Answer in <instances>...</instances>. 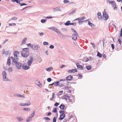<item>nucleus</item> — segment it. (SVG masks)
I'll return each mask as SVG.
<instances>
[{"mask_svg":"<svg viewBox=\"0 0 122 122\" xmlns=\"http://www.w3.org/2000/svg\"><path fill=\"white\" fill-rule=\"evenodd\" d=\"M107 2L110 4H112L113 3H114V1H111L110 0H107Z\"/></svg>","mask_w":122,"mask_h":122,"instance_id":"obj_28","label":"nucleus"},{"mask_svg":"<svg viewBox=\"0 0 122 122\" xmlns=\"http://www.w3.org/2000/svg\"><path fill=\"white\" fill-rule=\"evenodd\" d=\"M89 20H90L89 19H87L85 20L84 21H88V25L89 26H90L91 27H93L94 25V24L92 23Z\"/></svg>","mask_w":122,"mask_h":122,"instance_id":"obj_10","label":"nucleus"},{"mask_svg":"<svg viewBox=\"0 0 122 122\" xmlns=\"http://www.w3.org/2000/svg\"><path fill=\"white\" fill-rule=\"evenodd\" d=\"M46 21V20L44 19H42L41 20V21L42 23H44Z\"/></svg>","mask_w":122,"mask_h":122,"instance_id":"obj_55","label":"nucleus"},{"mask_svg":"<svg viewBox=\"0 0 122 122\" xmlns=\"http://www.w3.org/2000/svg\"><path fill=\"white\" fill-rule=\"evenodd\" d=\"M16 118L19 122H21L24 120V119L20 117H17Z\"/></svg>","mask_w":122,"mask_h":122,"instance_id":"obj_17","label":"nucleus"},{"mask_svg":"<svg viewBox=\"0 0 122 122\" xmlns=\"http://www.w3.org/2000/svg\"><path fill=\"white\" fill-rule=\"evenodd\" d=\"M23 110H24L27 111H29L30 110V108H23Z\"/></svg>","mask_w":122,"mask_h":122,"instance_id":"obj_35","label":"nucleus"},{"mask_svg":"<svg viewBox=\"0 0 122 122\" xmlns=\"http://www.w3.org/2000/svg\"><path fill=\"white\" fill-rule=\"evenodd\" d=\"M8 70L9 72H11L13 71L12 68L11 67H9L8 69Z\"/></svg>","mask_w":122,"mask_h":122,"instance_id":"obj_43","label":"nucleus"},{"mask_svg":"<svg viewBox=\"0 0 122 122\" xmlns=\"http://www.w3.org/2000/svg\"><path fill=\"white\" fill-rule=\"evenodd\" d=\"M26 106H28L31 104V103L30 101L28 100L27 101V103H25Z\"/></svg>","mask_w":122,"mask_h":122,"instance_id":"obj_31","label":"nucleus"},{"mask_svg":"<svg viewBox=\"0 0 122 122\" xmlns=\"http://www.w3.org/2000/svg\"><path fill=\"white\" fill-rule=\"evenodd\" d=\"M15 65L18 69H19L21 68L22 67V64L21 63L17 62Z\"/></svg>","mask_w":122,"mask_h":122,"instance_id":"obj_8","label":"nucleus"},{"mask_svg":"<svg viewBox=\"0 0 122 122\" xmlns=\"http://www.w3.org/2000/svg\"><path fill=\"white\" fill-rule=\"evenodd\" d=\"M65 115L64 114H62L61 115L60 117L59 118V119L60 120H62L65 117Z\"/></svg>","mask_w":122,"mask_h":122,"instance_id":"obj_13","label":"nucleus"},{"mask_svg":"<svg viewBox=\"0 0 122 122\" xmlns=\"http://www.w3.org/2000/svg\"><path fill=\"white\" fill-rule=\"evenodd\" d=\"M57 11H61L60 8L59 7H56L54 8L53 9V12H54Z\"/></svg>","mask_w":122,"mask_h":122,"instance_id":"obj_7","label":"nucleus"},{"mask_svg":"<svg viewBox=\"0 0 122 122\" xmlns=\"http://www.w3.org/2000/svg\"><path fill=\"white\" fill-rule=\"evenodd\" d=\"M63 2L65 4H66L67 3H68L69 4H75V3H74V2H69V1L68 0H64L63 1Z\"/></svg>","mask_w":122,"mask_h":122,"instance_id":"obj_23","label":"nucleus"},{"mask_svg":"<svg viewBox=\"0 0 122 122\" xmlns=\"http://www.w3.org/2000/svg\"><path fill=\"white\" fill-rule=\"evenodd\" d=\"M27 38H24L22 40L21 45H23L25 44Z\"/></svg>","mask_w":122,"mask_h":122,"instance_id":"obj_21","label":"nucleus"},{"mask_svg":"<svg viewBox=\"0 0 122 122\" xmlns=\"http://www.w3.org/2000/svg\"><path fill=\"white\" fill-rule=\"evenodd\" d=\"M65 106L63 104H62L61 105L59 106V107L62 110H63L65 108Z\"/></svg>","mask_w":122,"mask_h":122,"instance_id":"obj_22","label":"nucleus"},{"mask_svg":"<svg viewBox=\"0 0 122 122\" xmlns=\"http://www.w3.org/2000/svg\"><path fill=\"white\" fill-rule=\"evenodd\" d=\"M10 54V51H6L5 53V55L6 56H8Z\"/></svg>","mask_w":122,"mask_h":122,"instance_id":"obj_37","label":"nucleus"},{"mask_svg":"<svg viewBox=\"0 0 122 122\" xmlns=\"http://www.w3.org/2000/svg\"><path fill=\"white\" fill-rule=\"evenodd\" d=\"M77 67L78 68H79L80 70H82L83 69V67L82 65H80L79 63L77 62L76 63Z\"/></svg>","mask_w":122,"mask_h":122,"instance_id":"obj_9","label":"nucleus"},{"mask_svg":"<svg viewBox=\"0 0 122 122\" xmlns=\"http://www.w3.org/2000/svg\"><path fill=\"white\" fill-rule=\"evenodd\" d=\"M55 93H53L52 94V97L50 98V100L51 101H52L53 100V99L54 98L55 96Z\"/></svg>","mask_w":122,"mask_h":122,"instance_id":"obj_41","label":"nucleus"},{"mask_svg":"<svg viewBox=\"0 0 122 122\" xmlns=\"http://www.w3.org/2000/svg\"><path fill=\"white\" fill-rule=\"evenodd\" d=\"M63 92V91H60L59 92L58 94V96H59L60 95H61L62 94Z\"/></svg>","mask_w":122,"mask_h":122,"instance_id":"obj_39","label":"nucleus"},{"mask_svg":"<svg viewBox=\"0 0 122 122\" xmlns=\"http://www.w3.org/2000/svg\"><path fill=\"white\" fill-rule=\"evenodd\" d=\"M59 113L61 114L62 113V114H64V113H65V112L64 111H59Z\"/></svg>","mask_w":122,"mask_h":122,"instance_id":"obj_57","label":"nucleus"},{"mask_svg":"<svg viewBox=\"0 0 122 122\" xmlns=\"http://www.w3.org/2000/svg\"><path fill=\"white\" fill-rule=\"evenodd\" d=\"M97 56H98L100 57H102L101 54L99 52H97Z\"/></svg>","mask_w":122,"mask_h":122,"instance_id":"obj_44","label":"nucleus"},{"mask_svg":"<svg viewBox=\"0 0 122 122\" xmlns=\"http://www.w3.org/2000/svg\"><path fill=\"white\" fill-rule=\"evenodd\" d=\"M122 28L120 30V36H122Z\"/></svg>","mask_w":122,"mask_h":122,"instance_id":"obj_64","label":"nucleus"},{"mask_svg":"<svg viewBox=\"0 0 122 122\" xmlns=\"http://www.w3.org/2000/svg\"><path fill=\"white\" fill-rule=\"evenodd\" d=\"M22 68L25 70H27L29 69L30 68V67L28 66L23 65L22 66Z\"/></svg>","mask_w":122,"mask_h":122,"instance_id":"obj_16","label":"nucleus"},{"mask_svg":"<svg viewBox=\"0 0 122 122\" xmlns=\"http://www.w3.org/2000/svg\"><path fill=\"white\" fill-rule=\"evenodd\" d=\"M7 64L8 66H10L11 64L10 59V57H9L7 59Z\"/></svg>","mask_w":122,"mask_h":122,"instance_id":"obj_18","label":"nucleus"},{"mask_svg":"<svg viewBox=\"0 0 122 122\" xmlns=\"http://www.w3.org/2000/svg\"><path fill=\"white\" fill-rule=\"evenodd\" d=\"M73 78L72 76L71 75H69L66 78V80L67 81H71Z\"/></svg>","mask_w":122,"mask_h":122,"instance_id":"obj_12","label":"nucleus"},{"mask_svg":"<svg viewBox=\"0 0 122 122\" xmlns=\"http://www.w3.org/2000/svg\"><path fill=\"white\" fill-rule=\"evenodd\" d=\"M55 83L54 84V85L55 86H57L59 85L60 82L59 81H56V82H54Z\"/></svg>","mask_w":122,"mask_h":122,"instance_id":"obj_36","label":"nucleus"},{"mask_svg":"<svg viewBox=\"0 0 122 122\" xmlns=\"http://www.w3.org/2000/svg\"><path fill=\"white\" fill-rule=\"evenodd\" d=\"M19 105L21 106H26L25 103H19Z\"/></svg>","mask_w":122,"mask_h":122,"instance_id":"obj_38","label":"nucleus"},{"mask_svg":"<svg viewBox=\"0 0 122 122\" xmlns=\"http://www.w3.org/2000/svg\"><path fill=\"white\" fill-rule=\"evenodd\" d=\"M52 112L54 113H56L57 112V110L56 108H53Z\"/></svg>","mask_w":122,"mask_h":122,"instance_id":"obj_46","label":"nucleus"},{"mask_svg":"<svg viewBox=\"0 0 122 122\" xmlns=\"http://www.w3.org/2000/svg\"><path fill=\"white\" fill-rule=\"evenodd\" d=\"M76 9H74L73 11L71 13H70L69 14V15H73V14H74L75 12L76 11Z\"/></svg>","mask_w":122,"mask_h":122,"instance_id":"obj_29","label":"nucleus"},{"mask_svg":"<svg viewBox=\"0 0 122 122\" xmlns=\"http://www.w3.org/2000/svg\"><path fill=\"white\" fill-rule=\"evenodd\" d=\"M71 21H68L65 23V25L66 26H68L70 25Z\"/></svg>","mask_w":122,"mask_h":122,"instance_id":"obj_30","label":"nucleus"},{"mask_svg":"<svg viewBox=\"0 0 122 122\" xmlns=\"http://www.w3.org/2000/svg\"><path fill=\"white\" fill-rule=\"evenodd\" d=\"M44 35L43 33L42 32L39 33L38 35L40 36H42Z\"/></svg>","mask_w":122,"mask_h":122,"instance_id":"obj_52","label":"nucleus"},{"mask_svg":"<svg viewBox=\"0 0 122 122\" xmlns=\"http://www.w3.org/2000/svg\"><path fill=\"white\" fill-rule=\"evenodd\" d=\"M103 18L105 20H107L109 16L108 14H107L106 12L104 10L103 13Z\"/></svg>","mask_w":122,"mask_h":122,"instance_id":"obj_3","label":"nucleus"},{"mask_svg":"<svg viewBox=\"0 0 122 122\" xmlns=\"http://www.w3.org/2000/svg\"><path fill=\"white\" fill-rule=\"evenodd\" d=\"M19 4L21 6H22L23 5H27V4H26L25 3H20Z\"/></svg>","mask_w":122,"mask_h":122,"instance_id":"obj_51","label":"nucleus"},{"mask_svg":"<svg viewBox=\"0 0 122 122\" xmlns=\"http://www.w3.org/2000/svg\"><path fill=\"white\" fill-rule=\"evenodd\" d=\"M35 83L37 85L40 87H41L42 86L41 84L39 81H36Z\"/></svg>","mask_w":122,"mask_h":122,"instance_id":"obj_25","label":"nucleus"},{"mask_svg":"<svg viewBox=\"0 0 122 122\" xmlns=\"http://www.w3.org/2000/svg\"><path fill=\"white\" fill-rule=\"evenodd\" d=\"M29 50L27 48H23V50L21 52V54L22 56L24 57H27L29 56Z\"/></svg>","mask_w":122,"mask_h":122,"instance_id":"obj_1","label":"nucleus"},{"mask_svg":"<svg viewBox=\"0 0 122 122\" xmlns=\"http://www.w3.org/2000/svg\"><path fill=\"white\" fill-rule=\"evenodd\" d=\"M64 97L65 100L67 101V99H68L69 98H70V97L67 95H65L64 96Z\"/></svg>","mask_w":122,"mask_h":122,"instance_id":"obj_27","label":"nucleus"},{"mask_svg":"<svg viewBox=\"0 0 122 122\" xmlns=\"http://www.w3.org/2000/svg\"><path fill=\"white\" fill-rule=\"evenodd\" d=\"M74 32V33L73 34L74 35H78L76 31L75 30L74 32Z\"/></svg>","mask_w":122,"mask_h":122,"instance_id":"obj_62","label":"nucleus"},{"mask_svg":"<svg viewBox=\"0 0 122 122\" xmlns=\"http://www.w3.org/2000/svg\"><path fill=\"white\" fill-rule=\"evenodd\" d=\"M43 119H46V120H49L50 121L51 120L50 118L47 117H44L43 118Z\"/></svg>","mask_w":122,"mask_h":122,"instance_id":"obj_48","label":"nucleus"},{"mask_svg":"<svg viewBox=\"0 0 122 122\" xmlns=\"http://www.w3.org/2000/svg\"><path fill=\"white\" fill-rule=\"evenodd\" d=\"M111 47L113 50L114 48V45L113 44H112L111 45Z\"/></svg>","mask_w":122,"mask_h":122,"instance_id":"obj_60","label":"nucleus"},{"mask_svg":"<svg viewBox=\"0 0 122 122\" xmlns=\"http://www.w3.org/2000/svg\"><path fill=\"white\" fill-rule=\"evenodd\" d=\"M3 80L4 81H10V79H8L7 77V76H5L3 77Z\"/></svg>","mask_w":122,"mask_h":122,"instance_id":"obj_15","label":"nucleus"},{"mask_svg":"<svg viewBox=\"0 0 122 122\" xmlns=\"http://www.w3.org/2000/svg\"><path fill=\"white\" fill-rule=\"evenodd\" d=\"M14 55L15 56V58L17 60H18V56L19 55V52L17 51H15L14 53Z\"/></svg>","mask_w":122,"mask_h":122,"instance_id":"obj_5","label":"nucleus"},{"mask_svg":"<svg viewBox=\"0 0 122 122\" xmlns=\"http://www.w3.org/2000/svg\"><path fill=\"white\" fill-rule=\"evenodd\" d=\"M32 118L31 117V116H30L28 117L26 119V122H29L32 120Z\"/></svg>","mask_w":122,"mask_h":122,"instance_id":"obj_26","label":"nucleus"},{"mask_svg":"<svg viewBox=\"0 0 122 122\" xmlns=\"http://www.w3.org/2000/svg\"><path fill=\"white\" fill-rule=\"evenodd\" d=\"M59 86H63L64 85V83H59Z\"/></svg>","mask_w":122,"mask_h":122,"instance_id":"obj_59","label":"nucleus"},{"mask_svg":"<svg viewBox=\"0 0 122 122\" xmlns=\"http://www.w3.org/2000/svg\"><path fill=\"white\" fill-rule=\"evenodd\" d=\"M14 96H15L20 97L22 98L25 97V96H22L20 94H14Z\"/></svg>","mask_w":122,"mask_h":122,"instance_id":"obj_24","label":"nucleus"},{"mask_svg":"<svg viewBox=\"0 0 122 122\" xmlns=\"http://www.w3.org/2000/svg\"><path fill=\"white\" fill-rule=\"evenodd\" d=\"M57 33L61 37H62L63 36V35L61 32H60L59 31H58V32Z\"/></svg>","mask_w":122,"mask_h":122,"instance_id":"obj_34","label":"nucleus"},{"mask_svg":"<svg viewBox=\"0 0 122 122\" xmlns=\"http://www.w3.org/2000/svg\"><path fill=\"white\" fill-rule=\"evenodd\" d=\"M78 35H72V39L75 41L77 40V36H78Z\"/></svg>","mask_w":122,"mask_h":122,"instance_id":"obj_14","label":"nucleus"},{"mask_svg":"<svg viewBox=\"0 0 122 122\" xmlns=\"http://www.w3.org/2000/svg\"><path fill=\"white\" fill-rule=\"evenodd\" d=\"M33 61V59L32 57L30 56L29 57V59L27 62L28 65V66H31Z\"/></svg>","mask_w":122,"mask_h":122,"instance_id":"obj_2","label":"nucleus"},{"mask_svg":"<svg viewBox=\"0 0 122 122\" xmlns=\"http://www.w3.org/2000/svg\"><path fill=\"white\" fill-rule=\"evenodd\" d=\"M11 58L12 60L11 62L12 64L14 65H15L17 62L18 60H17L16 59L12 56H11Z\"/></svg>","mask_w":122,"mask_h":122,"instance_id":"obj_4","label":"nucleus"},{"mask_svg":"<svg viewBox=\"0 0 122 122\" xmlns=\"http://www.w3.org/2000/svg\"><path fill=\"white\" fill-rule=\"evenodd\" d=\"M57 117H54L53 119V122H56Z\"/></svg>","mask_w":122,"mask_h":122,"instance_id":"obj_50","label":"nucleus"},{"mask_svg":"<svg viewBox=\"0 0 122 122\" xmlns=\"http://www.w3.org/2000/svg\"><path fill=\"white\" fill-rule=\"evenodd\" d=\"M53 69V68L52 67H50L46 69V70L48 71H51Z\"/></svg>","mask_w":122,"mask_h":122,"instance_id":"obj_32","label":"nucleus"},{"mask_svg":"<svg viewBox=\"0 0 122 122\" xmlns=\"http://www.w3.org/2000/svg\"><path fill=\"white\" fill-rule=\"evenodd\" d=\"M49 29H50L52 30L53 31L56 32L57 33L58 32V31H59L58 30V29H57L56 28L53 27H50L48 28Z\"/></svg>","mask_w":122,"mask_h":122,"instance_id":"obj_11","label":"nucleus"},{"mask_svg":"<svg viewBox=\"0 0 122 122\" xmlns=\"http://www.w3.org/2000/svg\"><path fill=\"white\" fill-rule=\"evenodd\" d=\"M118 41L119 42V43L117 44V46L118 45L119 46H121V40L120 39H119L118 40Z\"/></svg>","mask_w":122,"mask_h":122,"instance_id":"obj_33","label":"nucleus"},{"mask_svg":"<svg viewBox=\"0 0 122 122\" xmlns=\"http://www.w3.org/2000/svg\"><path fill=\"white\" fill-rule=\"evenodd\" d=\"M77 69H72V70H70L68 71V72L70 73H74L76 72H77Z\"/></svg>","mask_w":122,"mask_h":122,"instance_id":"obj_19","label":"nucleus"},{"mask_svg":"<svg viewBox=\"0 0 122 122\" xmlns=\"http://www.w3.org/2000/svg\"><path fill=\"white\" fill-rule=\"evenodd\" d=\"M35 111H34V112H33V113L31 114L30 116H31V118H32L34 117L35 115Z\"/></svg>","mask_w":122,"mask_h":122,"instance_id":"obj_45","label":"nucleus"},{"mask_svg":"<svg viewBox=\"0 0 122 122\" xmlns=\"http://www.w3.org/2000/svg\"><path fill=\"white\" fill-rule=\"evenodd\" d=\"M112 6L113 7V9L115 10H117V8L116 7V4L115 2H114V3L112 4Z\"/></svg>","mask_w":122,"mask_h":122,"instance_id":"obj_20","label":"nucleus"},{"mask_svg":"<svg viewBox=\"0 0 122 122\" xmlns=\"http://www.w3.org/2000/svg\"><path fill=\"white\" fill-rule=\"evenodd\" d=\"M70 25H72L73 26H75L76 25V23L74 22L72 23H70Z\"/></svg>","mask_w":122,"mask_h":122,"instance_id":"obj_58","label":"nucleus"},{"mask_svg":"<svg viewBox=\"0 0 122 122\" xmlns=\"http://www.w3.org/2000/svg\"><path fill=\"white\" fill-rule=\"evenodd\" d=\"M17 17H12L11 20H15L17 19Z\"/></svg>","mask_w":122,"mask_h":122,"instance_id":"obj_49","label":"nucleus"},{"mask_svg":"<svg viewBox=\"0 0 122 122\" xmlns=\"http://www.w3.org/2000/svg\"><path fill=\"white\" fill-rule=\"evenodd\" d=\"M61 30L63 31H67V30L65 28H62L61 29Z\"/></svg>","mask_w":122,"mask_h":122,"instance_id":"obj_56","label":"nucleus"},{"mask_svg":"<svg viewBox=\"0 0 122 122\" xmlns=\"http://www.w3.org/2000/svg\"><path fill=\"white\" fill-rule=\"evenodd\" d=\"M54 46L53 45H51L50 46L49 48H51V49H53L54 48Z\"/></svg>","mask_w":122,"mask_h":122,"instance_id":"obj_53","label":"nucleus"},{"mask_svg":"<svg viewBox=\"0 0 122 122\" xmlns=\"http://www.w3.org/2000/svg\"><path fill=\"white\" fill-rule=\"evenodd\" d=\"M91 67L90 66H88L86 67V69L88 70H90L91 69Z\"/></svg>","mask_w":122,"mask_h":122,"instance_id":"obj_42","label":"nucleus"},{"mask_svg":"<svg viewBox=\"0 0 122 122\" xmlns=\"http://www.w3.org/2000/svg\"><path fill=\"white\" fill-rule=\"evenodd\" d=\"M59 104L58 102L56 103L54 105L56 107H57L58 106V105H59Z\"/></svg>","mask_w":122,"mask_h":122,"instance_id":"obj_61","label":"nucleus"},{"mask_svg":"<svg viewBox=\"0 0 122 122\" xmlns=\"http://www.w3.org/2000/svg\"><path fill=\"white\" fill-rule=\"evenodd\" d=\"M2 75L3 77L5 76H7V74L5 71H4L2 73Z\"/></svg>","mask_w":122,"mask_h":122,"instance_id":"obj_40","label":"nucleus"},{"mask_svg":"<svg viewBox=\"0 0 122 122\" xmlns=\"http://www.w3.org/2000/svg\"><path fill=\"white\" fill-rule=\"evenodd\" d=\"M8 39H5L4 42L3 43V44H5V42H7L8 41Z\"/></svg>","mask_w":122,"mask_h":122,"instance_id":"obj_63","label":"nucleus"},{"mask_svg":"<svg viewBox=\"0 0 122 122\" xmlns=\"http://www.w3.org/2000/svg\"><path fill=\"white\" fill-rule=\"evenodd\" d=\"M47 80L48 82H50L51 81V79L50 78H49L47 79Z\"/></svg>","mask_w":122,"mask_h":122,"instance_id":"obj_54","label":"nucleus"},{"mask_svg":"<svg viewBox=\"0 0 122 122\" xmlns=\"http://www.w3.org/2000/svg\"><path fill=\"white\" fill-rule=\"evenodd\" d=\"M43 45H47L48 44V43L46 42H44L43 43Z\"/></svg>","mask_w":122,"mask_h":122,"instance_id":"obj_47","label":"nucleus"},{"mask_svg":"<svg viewBox=\"0 0 122 122\" xmlns=\"http://www.w3.org/2000/svg\"><path fill=\"white\" fill-rule=\"evenodd\" d=\"M30 47L34 50H37L40 48V46L38 45L36 46L34 44L32 45Z\"/></svg>","mask_w":122,"mask_h":122,"instance_id":"obj_6","label":"nucleus"}]
</instances>
